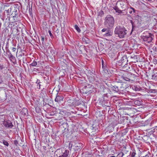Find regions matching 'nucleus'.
Segmentation results:
<instances>
[{"mask_svg": "<svg viewBox=\"0 0 157 157\" xmlns=\"http://www.w3.org/2000/svg\"><path fill=\"white\" fill-rule=\"evenodd\" d=\"M115 22L113 17L111 15H107L104 20V25L108 28H112Z\"/></svg>", "mask_w": 157, "mask_h": 157, "instance_id": "f257e3e1", "label": "nucleus"}, {"mask_svg": "<svg viewBox=\"0 0 157 157\" xmlns=\"http://www.w3.org/2000/svg\"><path fill=\"white\" fill-rule=\"evenodd\" d=\"M127 30L124 28H121L120 26H117L115 29V34L118 35L120 38L124 37L126 34Z\"/></svg>", "mask_w": 157, "mask_h": 157, "instance_id": "f03ea898", "label": "nucleus"}, {"mask_svg": "<svg viewBox=\"0 0 157 157\" xmlns=\"http://www.w3.org/2000/svg\"><path fill=\"white\" fill-rule=\"evenodd\" d=\"M153 35L151 33H148V35L146 36H143L142 38L144 41L147 43H149L153 39Z\"/></svg>", "mask_w": 157, "mask_h": 157, "instance_id": "7ed1b4c3", "label": "nucleus"}, {"mask_svg": "<svg viewBox=\"0 0 157 157\" xmlns=\"http://www.w3.org/2000/svg\"><path fill=\"white\" fill-rule=\"evenodd\" d=\"M110 28H104L102 29V32H105L103 34L104 36H110L113 35V32L109 29Z\"/></svg>", "mask_w": 157, "mask_h": 157, "instance_id": "20e7f679", "label": "nucleus"}, {"mask_svg": "<svg viewBox=\"0 0 157 157\" xmlns=\"http://www.w3.org/2000/svg\"><path fill=\"white\" fill-rule=\"evenodd\" d=\"M135 22L137 26H139L141 24V22L142 21L141 17L138 15H136L135 16L134 19H133Z\"/></svg>", "mask_w": 157, "mask_h": 157, "instance_id": "39448f33", "label": "nucleus"}, {"mask_svg": "<svg viewBox=\"0 0 157 157\" xmlns=\"http://www.w3.org/2000/svg\"><path fill=\"white\" fill-rule=\"evenodd\" d=\"M3 124L5 127L10 128H12L13 126L12 123L9 120L5 121Z\"/></svg>", "mask_w": 157, "mask_h": 157, "instance_id": "423d86ee", "label": "nucleus"}, {"mask_svg": "<svg viewBox=\"0 0 157 157\" xmlns=\"http://www.w3.org/2000/svg\"><path fill=\"white\" fill-rule=\"evenodd\" d=\"M101 73L105 76L107 77H109L111 76L112 72L109 69H102Z\"/></svg>", "mask_w": 157, "mask_h": 157, "instance_id": "0eeeda50", "label": "nucleus"}, {"mask_svg": "<svg viewBox=\"0 0 157 157\" xmlns=\"http://www.w3.org/2000/svg\"><path fill=\"white\" fill-rule=\"evenodd\" d=\"M7 95L6 92L3 90H0V98L2 101H5L6 99Z\"/></svg>", "mask_w": 157, "mask_h": 157, "instance_id": "6e6552de", "label": "nucleus"}, {"mask_svg": "<svg viewBox=\"0 0 157 157\" xmlns=\"http://www.w3.org/2000/svg\"><path fill=\"white\" fill-rule=\"evenodd\" d=\"M116 5L117 6L119 10H125V8L124 7V3L121 2H117L116 4Z\"/></svg>", "mask_w": 157, "mask_h": 157, "instance_id": "1a4fd4ad", "label": "nucleus"}, {"mask_svg": "<svg viewBox=\"0 0 157 157\" xmlns=\"http://www.w3.org/2000/svg\"><path fill=\"white\" fill-rule=\"evenodd\" d=\"M74 149L75 151H78L81 149L82 147V144L81 143H75L74 146Z\"/></svg>", "mask_w": 157, "mask_h": 157, "instance_id": "9d476101", "label": "nucleus"}, {"mask_svg": "<svg viewBox=\"0 0 157 157\" xmlns=\"http://www.w3.org/2000/svg\"><path fill=\"white\" fill-rule=\"evenodd\" d=\"M63 98L62 95L60 94H57L56 98L55 99V101L58 102H60L63 99Z\"/></svg>", "mask_w": 157, "mask_h": 157, "instance_id": "9b49d317", "label": "nucleus"}, {"mask_svg": "<svg viewBox=\"0 0 157 157\" xmlns=\"http://www.w3.org/2000/svg\"><path fill=\"white\" fill-rule=\"evenodd\" d=\"M21 115L23 117L27 115L28 114V110L27 109L25 108H23L21 111Z\"/></svg>", "mask_w": 157, "mask_h": 157, "instance_id": "f8f14e48", "label": "nucleus"}, {"mask_svg": "<svg viewBox=\"0 0 157 157\" xmlns=\"http://www.w3.org/2000/svg\"><path fill=\"white\" fill-rule=\"evenodd\" d=\"M60 129H68V124L67 123H63L62 125L60 126Z\"/></svg>", "mask_w": 157, "mask_h": 157, "instance_id": "ddd939ff", "label": "nucleus"}, {"mask_svg": "<svg viewBox=\"0 0 157 157\" xmlns=\"http://www.w3.org/2000/svg\"><path fill=\"white\" fill-rule=\"evenodd\" d=\"M130 22L131 23L132 25V31H133L135 30V28L136 27V26L137 25L135 22L134 20L133 21L132 20H130Z\"/></svg>", "mask_w": 157, "mask_h": 157, "instance_id": "4468645a", "label": "nucleus"}, {"mask_svg": "<svg viewBox=\"0 0 157 157\" xmlns=\"http://www.w3.org/2000/svg\"><path fill=\"white\" fill-rule=\"evenodd\" d=\"M81 102H82L80 100H74V102L73 103V105L74 106L78 105L81 104Z\"/></svg>", "mask_w": 157, "mask_h": 157, "instance_id": "2eb2a0df", "label": "nucleus"}, {"mask_svg": "<svg viewBox=\"0 0 157 157\" xmlns=\"http://www.w3.org/2000/svg\"><path fill=\"white\" fill-rule=\"evenodd\" d=\"M82 41L86 44H88L90 42L89 39L86 36H83L82 39Z\"/></svg>", "mask_w": 157, "mask_h": 157, "instance_id": "dca6fc26", "label": "nucleus"}, {"mask_svg": "<svg viewBox=\"0 0 157 157\" xmlns=\"http://www.w3.org/2000/svg\"><path fill=\"white\" fill-rule=\"evenodd\" d=\"M134 69V72L136 73L138 75H143V73H142V74L141 73V71L142 70V71L143 70V69Z\"/></svg>", "mask_w": 157, "mask_h": 157, "instance_id": "f3484780", "label": "nucleus"}, {"mask_svg": "<svg viewBox=\"0 0 157 157\" xmlns=\"http://www.w3.org/2000/svg\"><path fill=\"white\" fill-rule=\"evenodd\" d=\"M136 154V151L135 150H133L132 152L131 151L130 155L128 156V157H135V155Z\"/></svg>", "mask_w": 157, "mask_h": 157, "instance_id": "a211bd4d", "label": "nucleus"}, {"mask_svg": "<svg viewBox=\"0 0 157 157\" xmlns=\"http://www.w3.org/2000/svg\"><path fill=\"white\" fill-rule=\"evenodd\" d=\"M142 73L147 77L150 75L149 70L146 71L144 69H143V70L142 71Z\"/></svg>", "mask_w": 157, "mask_h": 157, "instance_id": "6ab92c4d", "label": "nucleus"}, {"mask_svg": "<svg viewBox=\"0 0 157 157\" xmlns=\"http://www.w3.org/2000/svg\"><path fill=\"white\" fill-rule=\"evenodd\" d=\"M113 90L116 92H118L120 90L119 89V87L117 85H115L113 86L112 88Z\"/></svg>", "mask_w": 157, "mask_h": 157, "instance_id": "aec40b11", "label": "nucleus"}, {"mask_svg": "<svg viewBox=\"0 0 157 157\" xmlns=\"http://www.w3.org/2000/svg\"><path fill=\"white\" fill-rule=\"evenodd\" d=\"M124 10H119L117 13H118L119 14H120L121 15L126 14L127 13V12L125 11L124 12H123V11Z\"/></svg>", "mask_w": 157, "mask_h": 157, "instance_id": "412c9836", "label": "nucleus"}, {"mask_svg": "<svg viewBox=\"0 0 157 157\" xmlns=\"http://www.w3.org/2000/svg\"><path fill=\"white\" fill-rule=\"evenodd\" d=\"M10 55L9 56V58L10 59L13 61V62H15L16 61L15 58L13 56V55L10 53Z\"/></svg>", "mask_w": 157, "mask_h": 157, "instance_id": "4be33fe9", "label": "nucleus"}, {"mask_svg": "<svg viewBox=\"0 0 157 157\" xmlns=\"http://www.w3.org/2000/svg\"><path fill=\"white\" fill-rule=\"evenodd\" d=\"M141 102L140 101L138 100H136L134 101V104L138 106L140 105H141Z\"/></svg>", "mask_w": 157, "mask_h": 157, "instance_id": "5701e85b", "label": "nucleus"}, {"mask_svg": "<svg viewBox=\"0 0 157 157\" xmlns=\"http://www.w3.org/2000/svg\"><path fill=\"white\" fill-rule=\"evenodd\" d=\"M40 82V80L39 79H37L36 83L37 84V86H36L37 88L38 89H40V85L39 84Z\"/></svg>", "mask_w": 157, "mask_h": 157, "instance_id": "b1692460", "label": "nucleus"}, {"mask_svg": "<svg viewBox=\"0 0 157 157\" xmlns=\"http://www.w3.org/2000/svg\"><path fill=\"white\" fill-rule=\"evenodd\" d=\"M67 102L68 103H70L71 104H70L71 106H73V102H74V100H71V99H68L67 100Z\"/></svg>", "mask_w": 157, "mask_h": 157, "instance_id": "393cba45", "label": "nucleus"}, {"mask_svg": "<svg viewBox=\"0 0 157 157\" xmlns=\"http://www.w3.org/2000/svg\"><path fill=\"white\" fill-rule=\"evenodd\" d=\"M153 154H151L149 152H148V153L142 157H153Z\"/></svg>", "mask_w": 157, "mask_h": 157, "instance_id": "a878e982", "label": "nucleus"}, {"mask_svg": "<svg viewBox=\"0 0 157 157\" xmlns=\"http://www.w3.org/2000/svg\"><path fill=\"white\" fill-rule=\"evenodd\" d=\"M95 69H89V70H88V72L90 73V74H94L95 73Z\"/></svg>", "mask_w": 157, "mask_h": 157, "instance_id": "bb28decb", "label": "nucleus"}, {"mask_svg": "<svg viewBox=\"0 0 157 157\" xmlns=\"http://www.w3.org/2000/svg\"><path fill=\"white\" fill-rule=\"evenodd\" d=\"M152 79H154L155 81H157V75L156 73H155L154 74L152 75Z\"/></svg>", "mask_w": 157, "mask_h": 157, "instance_id": "cd10ccee", "label": "nucleus"}, {"mask_svg": "<svg viewBox=\"0 0 157 157\" xmlns=\"http://www.w3.org/2000/svg\"><path fill=\"white\" fill-rule=\"evenodd\" d=\"M102 68L105 69L107 67L106 64L105 63L104 61L103 60H102Z\"/></svg>", "mask_w": 157, "mask_h": 157, "instance_id": "c85d7f7f", "label": "nucleus"}, {"mask_svg": "<svg viewBox=\"0 0 157 157\" xmlns=\"http://www.w3.org/2000/svg\"><path fill=\"white\" fill-rule=\"evenodd\" d=\"M2 141L3 142L4 145L7 147L9 145V143L6 140H2Z\"/></svg>", "mask_w": 157, "mask_h": 157, "instance_id": "c756f323", "label": "nucleus"}, {"mask_svg": "<svg viewBox=\"0 0 157 157\" xmlns=\"http://www.w3.org/2000/svg\"><path fill=\"white\" fill-rule=\"evenodd\" d=\"M124 60L125 61V62L126 61H128V60H127V57L126 56H124L122 57V59H121V61L123 63L124 62V61H124Z\"/></svg>", "mask_w": 157, "mask_h": 157, "instance_id": "7c9ffc66", "label": "nucleus"}, {"mask_svg": "<svg viewBox=\"0 0 157 157\" xmlns=\"http://www.w3.org/2000/svg\"><path fill=\"white\" fill-rule=\"evenodd\" d=\"M75 27L76 30L78 32L80 33L81 32V30L78 26L76 25L75 26Z\"/></svg>", "mask_w": 157, "mask_h": 157, "instance_id": "2f4dec72", "label": "nucleus"}, {"mask_svg": "<svg viewBox=\"0 0 157 157\" xmlns=\"http://www.w3.org/2000/svg\"><path fill=\"white\" fill-rule=\"evenodd\" d=\"M83 93L87 94H89V92L90 93H91V90H83Z\"/></svg>", "mask_w": 157, "mask_h": 157, "instance_id": "473e14b6", "label": "nucleus"}, {"mask_svg": "<svg viewBox=\"0 0 157 157\" xmlns=\"http://www.w3.org/2000/svg\"><path fill=\"white\" fill-rule=\"evenodd\" d=\"M62 131V133H63L65 132H68V129H60Z\"/></svg>", "mask_w": 157, "mask_h": 157, "instance_id": "72a5a7b5", "label": "nucleus"}, {"mask_svg": "<svg viewBox=\"0 0 157 157\" xmlns=\"http://www.w3.org/2000/svg\"><path fill=\"white\" fill-rule=\"evenodd\" d=\"M113 8L116 11V13H117L118 11V10H119V8L117 5H116L115 6L113 7Z\"/></svg>", "mask_w": 157, "mask_h": 157, "instance_id": "f704fd0d", "label": "nucleus"}, {"mask_svg": "<svg viewBox=\"0 0 157 157\" xmlns=\"http://www.w3.org/2000/svg\"><path fill=\"white\" fill-rule=\"evenodd\" d=\"M73 145V142H70L69 145V149L70 150H71V147Z\"/></svg>", "mask_w": 157, "mask_h": 157, "instance_id": "c9c22d12", "label": "nucleus"}, {"mask_svg": "<svg viewBox=\"0 0 157 157\" xmlns=\"http://www.w3.org/2000/svg\"><path fill=\"white\" fill-rule=\"evenodd\" d=\"M122 78L124 80L126 81H129L130 80L129 78L124 76H122Z\"/></svg>", "mask_w": 157, "mask_h": 157, "instance_id": "e433bc0d", "label": "nucleus"}, {"mask_svg": "<svg viewBox=\"0 0 157 157\" xmlns=\"http://www.w3.org/2000/svg\"><path fill=\"white\" fill-rule=\"evenodd\" d=\"M41 40L42 41V44L44 45L45 44V43L44 42V36H41Z\"/></svg>", "mask_w": 157, "mask_h": 157, "instance_id": "4c0bfd02", "label": "nucleus"}, {"mask_svg": "<svg viewBox=\"0 0 157 157\" xmlns=\"http://www.w3.org/2000/svg\"><path fill=\"white\" fill-rule=\"evenodd\" d=\"M89 86V87H88L87 86H85L83 89V90H90L89 86Z\"/></svg>", "mask_w": 157, "mask_h": 157, "instance_id": "58836bf2", "label": "nucleus"}, {"mask_svg": "<svg viewBox=\"0 0 157 157\" xmlns=\"http://www.w3.org/2000/svg\"><path fill=\"white\" fill-rule=\"evenodd\" d=\"M124 154L122 152H121L119 153L117 155V156L119 157H122L124 155Z\"/></svg>", "mask_w": 157, "mask_h": 157, "instance_id": "ea45409f", "label": "nucleus"}, {"mask_svg": "<svg viewBox=\"0 0 157 157\" xmlns=\"http://www.w3.org/2000/svg\"><path fill=\"white\" fill-rule=\"evenodd\" d=\"M37 63L36 61H34L33 63L31 64V65L33 66H35L37 65Z\"/></svg>", "mask_w": 157, "mask_h": 157, "instance_id": "a19ab883", "label": "nucleus"}, {"mask_svg": "<svg viewBox=\"0 0 157 157\" xmlns=\"http://www.w3.org/2000/svg\"><path fill=\"white\" fill-rule=\"evenodd\" d=\"M61 65L62 66V67H67V65L66 63H65L63 62H61Z\"/></svg>", "mask_w": 157, "mask_h": 157, "instance_id": "79ce46f5", "label": "nucleus"}, {"mask_svg": "<svg viewBox=\"0 0 157 157\" xmlns=\"http://www.w3.org/2000/svg\"><path fill=\"white\" fill-rule=\"evenodd\" d=\"M132 89L135 91H138L139 90V88L135 86H134L133 87H132Z\"/></svg>", "mask_w": 157, "mask_h": 157, "instance_id": "37998d69", "label": "nucleus"}, {"mask_svg": "<svg viewBox=\"0 0 157 157\" xmlns=\"http://www.w3.org/2000/svg\"><path fill=\"white\" fill-rule=\"evenodd\" d=\"M120 71L121 72V73L123 75H126L127 73L125 71L121 70V69H120Z\"/></svg>", "mask_w": 157, "mask_h": 157, "instance_id": "c03bdc74", "label": "nucleus"}, {"mask_svg": "<svg viewBox=\"0 0 157 157\" xmlns=\"http://www.w3.org/2000/svg\"><path fill=\"white\" fill-rule=\"evenodd\" d=\"M152 50L154 51L157 52V48L156 46H154L152 48Z\"/></svg>", "mask_w": 157, "mask_h": 157, "instance_id": "a18cd8bd", "label": "nucleus"}, {"mask_svg": "<svg viewBox=\"0 0 157 157\" xmlns=\"http://www.w3.org/2000/svg\"><path fill=\"white\" fill-rule=\"evenodd\" d=\"M13 143L16 146H17V145L18 144V142L17 140H15L14 141Z\"/></svg>", "mask_w": 157, "mask_h": 157, "instance_id": "49530a36", "label": "nucleus"}, {"mask_svg": "<svg viewBox=\"0 0 157 157\" xmlns=\"http://www.w3.org/2000/svg\"><path fill=\"white\" fill-rule=\"evenodd\" d=\"M101 104L102 105H104L106 106H108V105H107V104H105V101L104 100H103L102 102L101 103Z\"/></svg>", "mask_w": 157, "mask_h": 157, "instance_id": "de8ad7c7", "label": "nucleus"}, {"mask_svg": "<svg viewBox=\"0 0 157 157\" xmlns=\"http://www.w3.org/2000/svg\"><path fill=\"white\" fill-rule=\"evenodd\" d=\"M51 54L52 55H53L55 54V51L52 49H51L50 51Z\"/></svg>", "mask_w": 157, "mask_h": 157, "instance_id": "09e8293b", "label": "nucleus"}, {"mask_svg": "<svg viewBox=\"0 0 157 157\" xmlns=\"http://www.w3.org/2000/svg\"><path fill=\"white\" fill-rule=\"evenodd\" d=\"M153 62L154 64H156L157 63V60L155 59H154L153 60Z\"/></svg>", "mask_w": 157, "mask_h": 157, "instance_id": "8fccbe9b", "label": "nucleus"}, {"mask_svg": "<svg viewBox=\"0 0 157 157\" xmlns=\"http://www.w3.org/2000/svg\"><path fill=\"white\" fill-rule=\"evenodd\" d=\"M48 33H49L50 36H51V37H52L53 36V35L52 34V33H51V32L50 30H49L48 31Z\"/></svg>", "mask_w": 157, "mask_h": 157, "instance_id": "3c124183", "label": "nucleus"}, {"mask_svg": "<svg viewBox=\"0 0 157 157\" xmlns=\"http://www.w3.org/2000/svg\"><path fill=\"white\" fill-rule=\"evenodd\" d=\"M2 76L0 75V84L2 83Z\"/></svg>", "mask_w": 157, "mask_h": 157, "instance_id": "603ef678", "label": "nucleus"}, {"mask_svg": "<svg viewBox=\"0 0 157 157\" xmlns=\"http://www.w3.org/2000/svg\"><path fill=\"white\" fill-rule=\"evenodd\" d=\"M157 71V69H154L153 70V74H154L155 73H156L157 72L156 71Z\"/></svg>", "mask_w": 157, "mask_h": 157, "instance_id": "864d4df0", "label": "nucleus"}, {"mask_svg": "<svg viewBox=\"0 0 157 157\" xmlns=\"http://www.w3.org/2000/svg\"><path fill=\"white\" fill-rule=\"evenodd\" d=\"M16 50V48H12V50L13 52H15Z\"/></svg>", "mask_w": 157, "mask_h": 157, "instance_id": "5fc2aeb1", "label": "nucleus"}, {"mask_svg": "<svg viewBox=\"0 0 157 157\" xmlns=\"http://www.w3.org/2000/svg\"><path fill=\"white\" fill-rule=\"evenodd\" d=\"M155 129H156V130H157V126H155Z\"/></svg>", "mask_w": 157, "mask_h": 157, "instance_id": "6e6d98bb", "label": "nucleus"}, {"mask_svg": "<svg viewBox=\"0 0 157 157\" xmlns=\"http://www.w3.org/2000/svg\"><path fill=\"white\" fill-rule=\"evenodd\" d=\"M132 9L133 10L134 12L135 13V9L134 8H132Z\"/></svg>", "mask_w": 157, "mask_h": 157, "instance_id": "4d7b16f0", "label": "nucleus"}, {"mask_svg": "<svg viewBox=\"0 0 157 157\" xmlns=\"http://www.w3.org/2000/svg\"><path fill=\"white\" fill-rule=\"evenodd\" d=\"M6 11L7 13H9V10H6Z\"/></svg>", "mask_w": 157, "mask_h": 157, "instance_id": "13d9d810", "label": "nucleus"}, {"mask_svg": "<svg viewBox=\"0 0 157 157\" xmlns=\"http://www.w3.org/2000/svg\"><path fill=\"white\" fill-rule=\"evenodd\" d=\"M111 157H116L115 156H111Z\"/></svg>", "mask_w": 157, "mask_h": 157, "instance_id": "bf43d9fd", "label": "nucleus"}, {"mask_svg": "<svg viewBox=\"0 0 157 157\" xmlns=\"http://www.w3.org/2000/svg\"><path fill=\"white\" fill-rule=\"evenodd\" d=\"M132 11H130V13H132Z\"/></svg>", "mask_w": 157, "mask_h": 157, "instance_id": "052dcab7", "label": "nucleus"}, {"mask_svg": "<svg viewBox=\"0 0 157 157\" xmlns=\"http://www.w3.org/2000/svg\"><path fill=\"white\" fill-rule=\"evenodd\" d=\"M156 75H157V72L156 73Z\"/></svg>", "mask_w": 157, "mask_h": 157, "instance_id": "680f3d73", "label": "nucleus"}]
</instances>
